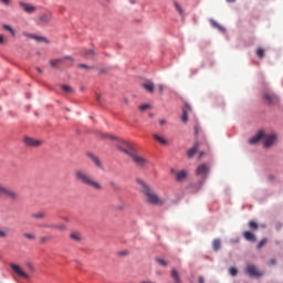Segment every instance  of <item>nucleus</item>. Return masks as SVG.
<instances>
[{"instance_id":"58","label":"nucleus","mask_w":283,"mask_h":283,"mask_svg":"<svg viewBox=\"0 0 283 283\" xmlns=\"http://www.w3.org/2000/svg\"><path fill=\"white\" fill-rule=\"evenodd\" d=\"M36 71L41 73V69H36Z\"/></svg>"},{"instance_id":"36","label":"nucleus","mask_w":283,"mask_h":283,"mask_svg":"<svg viewBox=\"0 0 283 283\" xmlns=\"http://www.w3.org/2000/svg\"><path fill=\"white\" fill-rule=\"evenodd\" d=\"M229 273H230V275H232L233 277H235V275H238V269H235V268H230L229 269Z\"/></svg>"},{"instance_id":"29","label":"nucleus","mask_w":283,"mask_h":283,"mask_svg":"<svg viewBox=\"0 0 283 283\" xmlns=\"http://www.w3.org/2000/svg\"><path fill=\"white\" fill-rule=\"evenodd\" d=\"M220 247H221L220 239L213 240V242H212V249H213L214 251H220Z\"/></svg>"},{"instance_id":"28","label":"nucleus","mask_w":283,"mask_h":283,"mask_svg":"<svg viewBox=\"0 0 283 283\" xmlns=\"http://www.w3.org/2000/svg\"><path fill=\"white\" fill-rule=\"evenodd\" d=\"M175 10H177L179 17H184L185 11L182 10V7L178 4V2H174Z\"/></svg>"},{"instance_id":"19","label":"nucleus","mask_w":283,"mask_h":283,"mask_svg":"<svg viewBox=\"0 0 283 283\" xmlns=\"http://www.w3.org/2000/svg\"><path fill=\"white\" fill-rule=\"evenodd\" d=\"M142 87H144L146 92H149V94H154V87H156V85L153 82H145L142 83Z\"/></svg>"},{"instance_id":"30","label":"nucleus","mask_w":283,"mask_h":283,"mask_svg":"<svg viewBox=\"0 0 283 283\" xmlns=\"http://www.w3.org/2000/svg\"><path fill=\"white\" fill-rule=\"evenodd\" d=\"M61 90H63L65 94H72V92H74V90L70 85H61Z\"/></svg>"},{"instance_id":"15","label":"nucleus","mask_w":283,"mask_h":283,"mask_svg":"<svg viewBox=\"0 0 283 283\" xmlns=\"http://www.w3.org/2000/svg\"><path fill=\"white\" fill-rule=\"evenodd\" d=\"M41 229H57V231H65L67 227L65 224H48V223H42L40 224Z\"/></svg>"},{"instance_id":"37","label":"nucleus","mask_w":283,"mask_h":283,"mask_svg":"<svg viewBox=\"0 0 283 283\" xmlns=\"http://www.w3.org/2000/svg\"><path fill=\"white\" fill-rule=\"evenodd\" d=\"M146 109H149V104H142V105L139 106V111H140V112H145Z\"/></svg>"},{"instance_id":"9","label":"nucleus","mask_w":283,"mask_h":283,"mask_svg":"<svg viewBox=\"0 0 283 283\" xmlns=\"http://www.w3.org/2000/svg\"><path fill=\"white\" fill-rule=\"evenodd\" d=\"M52 21V12H46L38 15V25H48Z\"/></svg>"},{"instance_id":"52","label":"nucleus","mask_w":283,"mask_h":283,"mask_svg":"<svg viewBox=\"0 0 283 283\" xmlns=\"http://www.w3.org/2000/svg\"><path fill=\"white\" fill-rule=\"evenodd\" d=\"M199 283H205V277L203 276H199Z\"/></svg>"},{"instance_id":"24","label":"nucleus","mask_w":283,"mask_h":283,"mask_svg":"<svg viewBox=\"0 0 283 283\" xmlns=\"http://www.w3.org/2000/svg\"><path fill=\"white\" fill-rule=\"evenodd\" d=\"M185 178H187V171L181 170L176 174V180H178V182L185 180Z\"/></svg>"},{"instance_id":"34","label":"nucleus","mask_w":283,"mask_h":283,"mask_svg":"<svg viewBox=\"0 0 283 283\" xmlns=\"http://www.w3.org/2000/svg\"><path fill=\"white\" fill-rule=\"evenodd\" d=\"M256 55L259 56V59H262L264 56V49L262 48L256 49Z\"/></svg>"},{"instance_id":"14","label":"nucleus","mask_w":283,"mask_h":283,"mask_svg":"<svg viewBox=\"0 0 283 283\" xmlns=\"http://www.w3.org/2000/svg\"><path fill=\"white\" fill-rule=\"evenodd\" d=\"M20 8L27 12V14H34L36 12V7L25 3V2H19Z\"/></svg>"},{"instance_id":"39","label":"nucleus","mask_w":283,"mask_h":283,"mask_svg":"<svg viewBox=\"0 0 283 283\" xmlns=\"http://www.w3.org/2000/svg\"><path fill=\"white\" fill-rule=\"evenodd\" d=\"M156 261L158 262V264H160L161 266H167V261L163 260V259H156Z\"/></svg>"},{"instance_id":"48","label":"nucleus","mask_w":283,"mask_h":283,"mask_svg":"<svg viewBox=\"0 0 283 283\" xmlns=\"http://www.w3.org/2000/svg\"><path fill=\"white\" fill-rule=\"evenodd\" d=\"M158 90H159L160 94H163V92H164V90H165V86H163V84H159V85H158Z\"/></svg>"},{"instance_id":"17","label":"nucleus","mask_w":283,"mask_h":283,"mask_svg":"<svg viewBox=\"0 0 283 283\" xmlns=\"http://www.w3.org/2000/svg\"><path fill=\"white\" fill-rule=\"evenodd\" d=\"M189 112H191V106L189 104H185V107L182 109L181 120L182 123H187L189 120Z\"/></svg>"},{"instance_id":"3","label":"nucleus","mask_w":283,"mask_h":283,"mask_svg":"<svg viewBox=\"0 0 283 283\" xmlns=\"http://www.w3.org/2000/svg\"><path fill=\"white\" fill-rule=\"evenodd\" d=\"M275 140H277V136L275 134H266L263 132L262 143L264 147H273Z\"/></svg>"},{"instance_id":"23","label":"nucleus","mask_w":283,"mask_h":283,"mask_svg":"<svg viewBox=\"0 0 283 283\" xmlns=\"http://www.w3.org/2000/svg\"><path fill=\"white\" fill-rule=\"evenodd\" d=\"M153 138H155L157 140V143H159L160 145H168L167 139H165V137H161L157 134H154Z\"/></svg>"},{"instance_id":"51","label":"nucleus","mask_w":283,"mask_h":283,"mask_svg":"<svg viewBox=\"0 0 283 283\" xmlns=\"http://www.w3.org/2000/svg\"><path fill=\"white\" fill-rule=\"evenodd\" d=\"M269 264H270V266H273V264H275V259H271V260L269 261Z\"/></svg>"},{"instance_id":"16","label":"nucleus","mask_w":283,"mask_h":283,"mask_svg":"<svg viewBox=\"0 0 283 283\" xmlns=\"http://www.w3.org/2000/svg\"><path fill=\"white\" fill-rule=\"evenodd\" d=\"M263 136H264V130H260L256 135H254L253 137H251L249 139V144L258 145V143H260V140H262Z\"/></svg>"},{"instance_id":"5","label":"nucleus","mask_w":283,"mask_h":283,"mask_svg":"<svg viewBox=\"0 0 283 283\" xmlns=\"http://www.w3.org/2000/svg\"><path fill=\"white\" fill-rule=\"evenodd\" d=\"M210 167L207 164H201L197 167L196 174L200 176L203 180L209 176Z\"/></svg>"},{"instance_id":"26","label":"nucleus","mask_w":283,"mask_h":283,"mask_svg":"<svg viewBox=\"0 0 283 283\" xmlns=\"http://www.w3.org/2000/svg\"><path fill=\"white\" fill-rule=\"evenodd\" d=\"M249 229H251V231H258V229H260V226L258 224V222L251 220L248 223Z\"/></svg>"},{"instance_id":"42","label":"nucleus","mask_w":283,"mask_h":283,"mask_svg":"<svg viewBox=\"0 0 283 283\" xmlns=\"http://www.w3.org/2000/svg\"><path fill=\"white\" fill-rule=\"evenodd\" d=\"M96 101L99 103V105H103V98L101 97V94H97Z\"/></svg>"},{"instance_id":"44","label":"nucleus","mask_w":283,"mask_h":283,"mask_svg":"<svg viewBox=\"0 0 283 283\" xmlns=\"http://www.w3.org/2000/svg\"><path fill=\"white\" fill-rule=\"evenodd\" d=\"M214 28H218L221 30V32H224V28L220 27L217 22H213Z\"/></svg>"},{"instance_id":"8","label":"nucleus","mask_w":283,"mask_h":283,"mask_svg":"<svg viewBox=\"0 0 283 283\" xmlns=\"http://www.w3.org/2000/svg\"><path fill=\"white\" fill-rule=\"evenodd\" d=\"M245 273H248V275H250V277H262L263 273L260 272L258 270V268H255V265L253 264H248L245 266Z\"/></svg>"},{"instance_id":"18","label":"nucleus","mask_w":283,"mask_h":283,"mask_svg":"<svg viewBox=\"0 0 283 283\" xmlns=\"http://www.w3.org/2000/svg\"><path fill=\"white\" fill-rule=\"evenodd\" d=\"M199 147L200 143H196L191 148L187 150V157L193 158V156H196V154L198 153Z\"/></svg>"},{"instance_id":"49","label":"nucleus","mask_w":283,"mask_h":283,"mask_svg":"<svg viewBox=\"0 0 283 283\" xmlns=\"http://www.w3.org/2000/svg\"><path fill=\"white\" fill-rule=\"evenodd\" d=\"M117 211H125V205L118 206Z\"/></svg>"},{"instance_id":"10","label":"nucleus","mask_w":283,"mask_h":283,"mask_svg":"<svg viewBox=\"0 0 283 283\" xmlns=\"http://www.w3.org/2000/svg\"><path fill=\"white\" fill-rule=\"evenodd\" d=\"M2 196H6V198H9V200H19V192L10 188L4 187L2 190Z\"/></svg>"},{"instance_id":"33","label":"nucleus","mask_w":283,"mask_h":283,"mask_svg":"<svg viewBox=\"0 0 283 283\" xmlns=\"http://www.w3.org/2000/svg\"><path fill=\"white\" fill-rule=\"evenodd\" d=\"M24 238H27V240H36V235L32 234V233H24L23 234Z\"/></svg>"},{"instance_id":"54","label":"nucleus","mask_w":283,"mask_h":283,"mask_svg":"<svg viewBox=\"0 0 283 283\" xmlns=\"http://www.w3.org/2000/svg\"><path fill=\"white\" fill-rule=\"evenodd\" d=\"M28 268H29L31 271L34 270V268L32 266V263H29V264H28Z\"/></svg>"},{"instance_id":"11","label":"nucleus","mask_w":283,"mask_h":283,"mask_svg":"<svg viewBox=\"0 0 283 283\" xmlns=\"http://www.w3.org/2000/svg\"><path fill=\"white\" fill-rule=\"evenodd\" d=\"M64 61H70V63H74V59L72 56H64L60 59H54L50 61L51 67H59Z\"/></svg>"},{"instance_id":"27","label":"nucleus","mask_w":283,"mask_h":283,"mask_svg":"<svg viewBox=\"0 0 283 283\" xmlns=\"http://www.w3.org/2000/svg\"><path fill=\"white\" fill-rule=\"evenodd\" d=\"M71 240H74V242H81L82 238H81V233L78 232H72L70 234Z\"/></svg>"},{"instance_id":"12","label":"nucleus","mask_w":283,"mask_h":283,"mask_svg":"<svg viewBox=\"0 0 283 283\" xmlns=\"http://www.w3.org/2000/svg\"><path fill=\"white\" fill-rule=\"evenodd\" d=\"M10 268L14 273H17V275H20V277H24V280H30V275H28V273H25L23 269H21V266L14 263H10Z\"/></svg>"},{"instance_id":"56","label":"nucleus","mask_w":283,"mask_h":283,"mask_svg":"<svg viewBox=\"0 0 283 283\" xmlns=\"http://www.w3.org/2000/svg\"><path fill=\"white\" fill-rule=\"evenodd\" d=\"M202 156H205V151L199 153V158H202Z\"/></svg>"},{"instance_id":"45","label":"nucleus","mask_w":283,"mask_h":283,"mask_svg":"<svg viewBox=\"0 0 283 283\" xmlns=\"http://www.w3.org/2000/svg\"><path fill=\"white\" fill-rule=\"evenodd\" d=\"M80 67H83L84 70H92V66H87V64H80Z\"/></svg>"},{"instance_id":"13","label":"nucleus","mask_w":283,"mask_h":283,"mask_svg":"<svg viewBox=\"0 0 283 283\" xmlns=\"http://www.w3.org/2000/svg\"><path fill=\"white\" fill-rule=\"evenodd\" d=\"M23 143L27 145V147H41L42 145L41 140L34 139L32 137H24Z\"/></svg>"},{"instance_id":"1","label":"nucleus","mask_w":283,"mask_h":283,"mask_svg":"<svg viewBox=\"0 0 283 283\" xmlns=\"http://www.w3.org/2000/svg\"><path fill=\"white\" fill-rule=\"evenodd\" d=\"M74 178L77 182L84 185V187H90V189H94V191H103V185L83 169H76L74 171Z\"/></svg>"},{"instance_id":"4","label":"nucleus","mask_w":283,"mask_h":283,"mask_svg":"<svg viewBox=\"0 0 283 283\" xmlns=\"http://www.w3.org/2000/svg\"><path fill=\"white\" fill-rule=\"evenodd\" d=\"M130 157L133 163H135V165H137V167H147L148 165V160L145 159V157L139 156L136 150L134 153L130 151Z\"/></svg>"},{"instance_id":"2","label":"nucleus","mask_w":283,"mask_h":283,"mask_svg":"<svg viewBox=\"0 0 283 283\" xmlns=\"http://www.w3.org/2000/svg\"><path fill=\"white\" fill-rule=\"evenodd\" d=\"M138 182L142 185V192L146 197V200L149 205H156L157 207H163V205H165V200L160 199V197H158V195H156L154 190L147 186V184L142 180H138Z\"/></svg>"},{"instance_id":"55","label":"nucleus","mask_w":283,"mask_h":283,"mask_svg":"<svg viewBox=\"0 0 283 283\" xmlns=\"http://www.w3.org/2000/svg\"><path fill=\"white\" fill-rule=\"evenodd\" d=\"M165 123H166L165 119L159 120V125H165Z\"/></svg>"},{"instance_id":"40","label":"nucleus","mask_w":283,"mask_h":283,"mask_svg":"<svg viewBox=\"0 0 283 283\" xmlns=\"http://www.w3.org/2000/svg\"><path fill=\"white\" fill-rule=\"evenodd\" d=\"M0 238H8V232L6 230H0Z\"/></svg>"},{"instance_id":"25","label":"nucleus","mask_w":283,"mask_h":283,"mask_svg":"<svg viewBox=\"0 0 283 283\" xmlns=\"http://www.w3.org/2000/svg\"><path fill=\"white\" fill-rule=\"evenodd\" d=\"M108 185H109L112 191H120V185H118V182L109 181Z\"/></svg>"},{"instance_id":"6","label":"nucleus","mask_w":283,"mask_h":283,"mask_svg":"<svg viewBox=\"0 0 283 283\" xmlns=\"http://www.w3.org/2000/svg\"><path fill=\"white\" fill-rule=\"evenodd\" d=\"M263 99L265 101L266 105H277L280 103V98L273 93H264Z\"/></svg>"},{"instance_id":"38","label":"nucleus","mask_w":283,"mask_h":283,"mask_svg":"<svg viewBox=\"0 0 283 283\" xmlns=\"http://www.w3.org/2000/svg\"><path fill=\"white\" fill-rule=\"evenodd\" d=\"M268 240L266 239H262L259 244H258V249H262V247H264V244H266Z\"/></svg>"},{"instance_id":"46","label":"nucleus","mask_w":283,"mask_h":283,"mask_svg":"<svg viewBox=\"0 0 283 283\" xmlns=\"http://www.w3.org/2000/svg\"><path fill=\"white\" fill-rule=\"evenodd\" d=\"M33 39H35L36 41H45V38L43 36H33Z\"/></svg>"},{"instance_id":"41","label":"nucleus","mask_w":283,"mask_h":283,"mask_svg":"<svg viewBox=\"0 0 283 283\" xmlns=\"http://www.w3.org/2000/svg\"><path fill=\"white\" fill-rule=\"evenodd\" d=\"M199 132H200V125H195V136H198V134H199Z\"/></svg>"},{"instance_id":"21","label":"nucleus","mask_w":283,"mask_h":283,"mask_svg":"<svg viewBox=\"0 0 283 283\" xmlns=\"http://www.w3.org/2000/svg\"><path fill=\"white\" fill-rule=\"evenodd\" d=\"M243 238L244 240H247L248 242H255V234H253L251 231H244L243 232Z\"/></svg>"},{"instance_id":"35","label":"nucleus","mask_w":283,"mask_h":283,"mask_svg":"<svg viewBox=\"0 0 283 283\" xmlns=\"http://www.w3.org/2000/svg\"><path fill=\"white\" fill-rule=\"evenodd\" d=\"M50 237H40V244H45L46 242H50Z\"/></svg>"},{"instance_id":"7","label":"nucleus","mask_w":283,"mask_h":283,"mask_svg":"<svg viewBox=\"0 0 283 283\" xmlns=\"http://www.w3.org/2000/svg\"><path fill=\"white\" fill-rule=\"evenodd\" d=\"M118 149H120V151H124V154H127V156H132V153L134 154L136 151V148L127 142H122L118 145Z\"/></svg>"},{"instance_id":"31","label":"nucleus","mask_w":283,"mask_h":283,"mask_svg":"<svg viewBox=\"0 0 283 283\" xmlns=\"http://www.w3.org/2000/svg\"><path fill=\"white\" fill-rule=\"evenodd\" d=\"M96 53H94V50H87L84 53V56H86V59H92V56H94Z\"/></svg>"},{"instance_id":"32","label":"nucleus","mask_w":283,"mask_h":283,"mask_svg":"<svg viewBox=\"0 0 283 283\" xmlns=\"http://www.w3.org/2000/svg\"><path fill=\"white\" fill-rule=\"evenodd\" d=\"M3 30H7V32H10V34H12V36H14L15 32L12 30V27L8 25V24H3Z\"/></svg>"},{"instance_id":"50","label":"nucleus","mask_w":283,"mask_h":283,"mask_svg":"<svg viewBox=\"0 0 283 283\" xmlns=\"http://www.w3.org/2000/svg\"><path fill=\"white\" fill-rule=\"evenodd\" d=\"M275 229H276V231H280V229H282V223H276Z\"/></svg>"},{"instance_id":"47","label":"nucleus","mask_w":283,"mask_h":283,"mask_svg":"<svg viewBox=\"0 0 283 283\" xmlns=\"http://www.w3.org/2000/svg\"><path fill=\"white\" fill-rule=\"evenodd\" d=\"M6 41V38L3 36V34H0V45L3 44Z\"/></svg>"},{"instance_id":"53","label":"nucleus","mask_w":283,"mask_h":283,"mask_svg":"<svg viewBox=\"0 0 283 283\" xmlns=\"http://www.w3.org/2000/svg\"><path fill=\"white\" fill-rule=\"evenodd\" d=\"M4 187L2 185H0V196H2Z\"/></svg>"},{"instance_id":"43","label":"nucleus","mask_w":283,"mask_h":283,"mask_svg":"<svg viewBox=\"0 0 283 283\" xmlns=\"http://www.w3.org/2000/svg\"><path fill=\"white\" fill-rule=\"evenodd\" d=\"M0 2H2L3 6H10V3H12L11 0H0Z\"/></svg>"},{"instance_id":"57","label":"nucleus","mask_w":283,"mask_h":283,"mask_svg":"<svg viewBox=\"0 0 283 283\" xmlns=\"http://www.w3.org/2000/svg\"><path fill=\"white\" fill-rule=\"evenodd\" d=\"M227 3H234L235 0H226Z\"/></svg>"},{"instance_id":"22","label":"nucleus","mask_w":283,"mask_h":283,"mask_svg":"<svg viewBox=\"0 0 283 283\" xmlns=\"http://www.w3.org/2000/svg\"><path fill=\"white\" fill-rule=\"evenodd\" d=\"M46 217L48 214L43 211L34 212L31 214V218H34V220H45Z\"/></svg>"},{"instance_id":"20","label":"nucleus","mask_w":283,"mask_h":283,"mask_svg":"<svg viewBox=\"0 0 283 283\" xmlns=\"http://www.w3.org/2000/svg\"><path fill=\"white\" fill-rule=\"evenodd\" d=\"M87 156L88 158H91L94 165H96V167H98L99 169L103 167V165L101 164V159H98V157H96L94 154L88 153Z\"/></svg>"}]
</instances>
